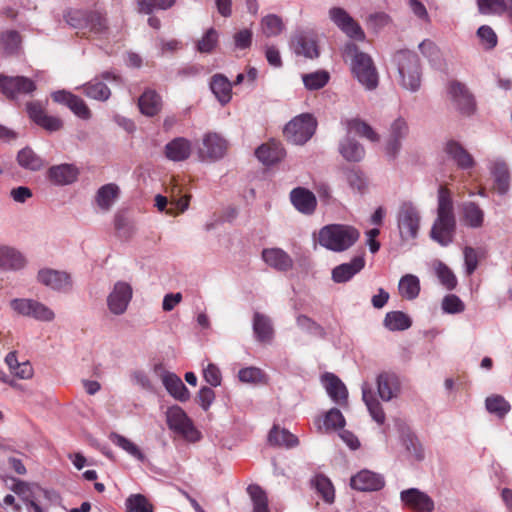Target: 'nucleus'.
<instances>
[{
    "label": "nucleus",
    "mask_w": 512,
    "mask_h": 512,
    "mask_svg": "<svg viewBox=\"0 0 512 512\" xmlns=\"http://www.w3.org/2000/svg\"><path fill=\"white\" fill-rule=\"evenodd\" d=\"M192 151L191 142L184 137H177L165 145V156L172 161L180 162L189 158Z\"/></svg>",
    "instance_id": "28"
},
{
    "label": "nucleus",
    "mask_w": 512,
    "mask_h": 512,
    "mask_svg": "<svg viewBox=\"0 0 512 512\" xmlns=\"http://www.w3.org/2000/svg\"><path fill=\"white\" fill-rule=\"evenodd\" d=\"M268 441L273 446L293 448L298 445V438L286 429L274 426L268 435Z\"/></svg>",
    "instance_id": "38"
},
{
    "label": "nucleus",
    "mask_w": 512,
    "mask_h": 512,
    "mask_svg": "<svg viewBox=\"0 0 512 512\" xmlns=\"http://www.w3.org/2000/svg\"><path fill=\"white\" fill-rule=\"evenodd\" d=\"M263 376L262 370L256 367L243 368L238 373L239 380L244 383H259Z\"/></svg>",
    "instance_id": "61"
},
{
    "label": "nucleus",
    "mask_w": 512,
    "mask_h": 512,
    "mask_svg": "<svg viewBox=\"0 0 512 512\" xmlns=\"http://www.w3.org/2000/svg\"><path fill=\"white\" fill-rule=\"evenodd\" d=\"M359 236V231L353 226L330 224L321 228L318 242L331 251L342 252L353 246Z\"/></svg>",
    "instance_id": "3"
},
{
    "label": "nucleus",
    "mask_w": 512,
    "mask_h": 512,
    "mask_svg": "<svg viewBox=\"0 0 512 512\" xmlns=\"http://www.w3.org/2000/svg\"><path fill=\"white\" fill-rule=\"evenodd\" d=\"M324 425L327 429H340L343 428L345 425V419L337 408L330 409L324 419Z\"/></svg>",
    "instance_id": "59"
},
{
    "label": "nucleus",
    "mask_w": 512,
    "mask_h": 512,
    "mask_svg": "<svg viewBox=\"0 0 512 512\" xmlns=\"http://www.w3.org/2000/svg\"><path fill=\"white\" fill-rule=\"evenodd\" d=\"M120 193L119 187L114 183L105 184L96 193L95 201L97 206L104 212L111 209L113 203Z\"/></svg>",
    "instance_id": "35"
},
{
    "label": "nucleus",
    "mask_w": 512,
    "mask_h": 512,
    "mask_svg": "<svg viewBox=\"0 0 512 512\" xmlns=\"http://www.w3.org/2000/svg\"><path fill=\"white\" fill-rule=\"evenodd\" d=\"M313 485L317 492L327 503H333L335 499V491L330 479L322 474H318L313 479Z\"/></svg>",
    "instance_id": "48"
},
{
    "label": "nucleus",
    "mask_w": 512,
    "mask_h": 512,
    "mask_svg": "<svg viewBox=\"0 0 512 512\" xmlns=\"http://www.w3.org/2000/svg\"><path fill=\"white\" fill-rule=\"evenodd\" d=\"M400 499L405 506L416 512H432L435 507L432 498L417 488L403 490Z\"/></svg>",
    "instance_id": "14"
},
{
    "label": "nucleus",
    "mask_w": 512,
    "mask_h": 512,
    "mask_svg": "<svg viewBox=\"0 0 512 512\" xmlns=\"http://www.w3.org/2000/svg\"><path fill=\"white\" fill-rule=\"evenodd\" d=\"M51 97L53 101L69 107L79 118L87 120L91 117V111L82 98L64 90L52 93Z\"/></svg>",
    "instance_id": "16"
},
{
    "label": "nucleus",
    "mask_w": 512,
    "mask_h": 512,
    "mask_svg": "<svg viewBox=\"0 0 512 512\" xmlns=\"http://www.w3.org/2000/svg\"><path fill=\"white\" fill-rule=\"evenodd\" d=\"M166 418L168 427L175 433L190 441L198 440V431L181 407H170L166 413Z\"/></svg>",
    "instance_id": "8"
},
{
    "label": "nucleus",
    "mask_w": 512,
    "mask_h": 512,
    "mask_svg": "<svg viewBox=\"0 0 512 512\" xmlns=\"http://www.w3.org/2000/svg\"><path fill=\"white\" fill-rule=\"evenodd\" d=\"M362 399L367 406V409L373 420L376 421L379 425L384 424L386 419L385 413L368 383H364L362 385Z\"/></svg>",
    "instance_id": "34"
},
{
    "label": "nucleus",
    "mask_w": 512,
    "mask_h": 512,
    "mask_svg": "<svg viewBox=\"0 0 512 512\" xmlns=\"http://www.w3.org/2000/svg\"><path fill=\"white\" fill-rule=\"evenodd\" d=\"M446 94L453 107L464 116L476 111V101L467 86L457 80H450L446 85Z\"/></svg>",
    "instance_id": "7"
},
{
    "label": "nucleus",
    "mask_w": 512,
    "mask_h": 512,
    "mask_svg": "<svg viewBox=\"0 0 512 512\" xmlns=\"http://www.w3.org/2000/svg\"><path fill=\"white\" fill-rule=\"evenodd\" d=\"M131 298V286L126 282H117L108 296V308L113 314L121 315L126 311Z\"/></svg>",
    "instance_id": "15"
},
{
    "label": "nucleus",
    "mask_w": 512,
    "mask_h": 512,
    "mask_svg": "<svg viewBox=\"0 0 512 512\" xmlns=\"http://www.w3.org/2000/svg\"><path fill=\"white\" fill-rule=\"evenodd\" d=\"M400 389L397 375L392 372H382L377 376V390L383 401H390Z\"/></svg>",
    "instance_id": "24"
},
{
    "label": "nucleus",
    "mask_w": 512,
    "mask_h": 512,
    "mask_svg": "<svg viewBox=\"0 0 512 512\" xmlns=\"http://www.w3.org/2000/svg\"><path fill=\"white\" fill-rule=\"evenodd\" d=\"M317 121L312 114L303 113L294 117L284 127L286 139L296 145L305 144L315 133Z\"/></svg>",
    "instance_id": "6"
},
{
    "label": "nucleus",
    "mask_w": 512,
    "mask_h": 512,
    "mask_svg": "<svg viewBox=\"0 0 512 512\" xmlns=\"http://www.w3.org/2000/svg\"><path fill=\"white\" fill-rule=\"evenodd\" d=\"M442 309L448 314H457L465 310V304L457 295L449 294L442 300Z\"/></svg>",
    "instance_id": "56"
},
{
    "label": "nucleus",
    "mask_w": 512,
    "mask_h": 512,
    "mask_svg": "<svg viewBox=\"0 0 512 512\" xmlns=\"http://www.w3.org/2000/svg\"><path fill=\"white\" fill-rule=\"evenodd\" d=\"M420 216L417 209L410 203H403L398 212V228L403 239L417 236Z\"/></svg>",
    "instance_id": "10"
},
{
    "label": "nucleus",
    "mask_w": 512,
    "mask_h": 512,
    "mask_svg": "<svg viewBox=\"0 0 512 512\" xmlns=\"http://www.w3.org/2000/svg\"><path fill=\"white\" fill-rule=\"evenodd\" d=\"M344 54L351 58V71L357 80L368 90L378 86V72L373 59L359 50L356 44L345 45Z\"/></svg>",
    "instance_id": "2"
},
{
    "label": "nucleus",
    "mask_w": 512,
    "mask_h": 512,
    "mask_svg": "<svg viewBox=\"0 0 512 512\" xmlns=\"http://www.w3.org/2000/svg\"><path fill=\"white\" fill-rule=\"evenodd\" d=\"M365 266L363 256L354 257L349 263H343L332 270V279L336 283H345L355 274L360 272Z\"/></svg>",
    "instance_id": "25"
},
{
    "label": "nucleus",
    "mask_w": 512,
    "mask_h": 512,
    "mask_svg": "<svg viewBox=\"0 0 512 512\" xmlns=\"http://www.w3.org/2000/svg\"><path fill=\"white\" fill-rule=\"evenodd\" d=\"M456 227L451 191L441 185L438 189L437 217L430 230V237L441 246H448L453 242Z\"/></svg>",
    "instance_id": "1"
},
{
    "label": "nucleus",
    "mask_w": 512,
    "mask_h": 512,
    "mask_svg": "<svg viewBox=\"0 0 512 512\" xmlns=\"http://www.w3.org/2000/svg\"><path fill=\"white\" fill-rule=\"evenodd\" d=\"M347 181L352 189L363 193L367 188V179L365 175L357 169H351L347 173Z\"/></svg>",
    "instance_id": "58"
},
{
    "label": "nucleus",
    "mask_w": 512,
    "mask_h": 512,
    "mask_svg": "<svg viewBox=\"0 0 512 512\" xmlns=\"http://www.w3.org/2000/svg\"><path fill=\"white\" fill-rule=\"evenodd\" d=\"M264 262L270 267L285 272L293 267V259L280 248H266L262 251Z\"/></svg>",
    "instance_id": "21"
},
{
    "label": "nucleus",
    "mask_w": 512,
    "mask_h": 512,
    "mask_svg": "<svg viewBox=\"0 0 512 512\" xmlns=\"http://www.w3.org/2000/svg\"><path fill=\"white\" fill-rule=\"evenodd\" d=\"M35 90V82L28 77L0 75V91L9 99L31 94Z\"/></svg>",
    "instance_id": "9"
},
{
    "label": "nucleus",
    "mask_w": 512,
    "mask_h": 512,
    "mask_svg": "<svg viewBox=\"0 0 512 512\" xmlns=\"http://www.w3.org/2000/svg\"><path fill=\"white\" fill-rule=\"evenodd\" d=\"M444 151L460 169H470L475 164L472 155L457 141H448L445 145Z\"/></svg>",
    "instance_id": "29"
},
{
    "label": "nucleus",
    "mask_w": 512,
    "mask_h": 512,
    "mask_svg": "<svg viewBox=\"0 0 512 512\" xmlns=\"http://www.w3.org/2000/svg\"><path fill=\"white\" fill-rule=\"evenodd\" d=\"M339 152L343 158L350 162H359L365 156L364 147L354 139L346 138L340 143Z\"/></svg>",
    "instance_id": "39"
},
{
    "label": "nucleus",
    "mask_w": 512,
    "mask_h": 512,
    "mask_svg": "<svg viewBox=\"0 0 512 512\" xmlns=\"http://www.w3.org/2000/svg\"><path fill=\"white\" fill-rule=\"evenodd\" d=\"M401 85L408 90L416 91L421 85L420 60L416 53L410 50H399L394 55Z\"/></svg>",
    "instance_id": "5"
},
{
    "label": "nucleus",
    "mask_w": 512,
    "mask_h": 512,
    "mask_svg": "<svg viewBox=\"0 0 512 512\" xmlns=\"http://www.w3.org/2000/svg\"><path fill=\"white\" fill-rule=\"evenodd\" d=\"M24 266V258L15 249L0 246V268L20 269Z\"/></svg>",
    "instance_id": "42"
},
{
    "label": "nucleus",
    "mask_w": 512,
    "mask_h": 512,
    "mask_svg": "<svg viewBox=\"0 0 512 512\" xmlns=\"http://www.w3.org/2000/svg\"><path fill=\"white\" fill-rule=\"evenodd\" d=\"M293 206L301 213L310 215L314 213L317 200L313 192L303 187H296L290 192Z\"/></svg>",
    "instance_id": "19"
},
{
    "label": "nucleus",
    "mask_w": 512,
    "mask_h": 512,
    "mask_svg": "<svg viewBox=\"0 0 512 512\" xmlns=\"http://www.w3.org/2000/svg\"><path fill=\"white\" fill-rule=\"evenodd\" d=\"M255 155L263 164L272 165L284 158L285 150L280 142L271 140L258 147Z\"/></svg>",
    "instance_id": "27"
},
{
    "label": "nucleus",
    "mask_w": 512,
    "mask_h": 512,
    "mask_svg": "<svg viewBox=\"0 0 512 512\" xmlns=\"http://www.w3.org/2000/svg\"><path fill=\"white\" fill-rule=\"evenodd\" d=\"M218 32L214 28H209L200 40L197 42V50L200 53H211L218 44Z\"/></svg>",
    "instance_id": "53"
},
{
    "label": "nucleus",
    "mask_w": 512,
    "mask_h": 512,
    "mask_svg": "<svg viewBox=\"0 0 512 512\" xmlns=\"http://www.w3.org/2000/svg\"><path fill=\"white\" fill-rule=\"evenodd\" d=\"M292 46L295 53L298 55H303L311 59L319 55L316 41L304 32H298L293 36Z\"/></svg>",
    "instance_id": "33"
},
{
    "label": "nucleus",
    "mask_w": 512,
    "mask_h": 512,
    "mask_svg": "<svg viewBox=\"0 0 512 512\" xmlns=\"http://www.w3.org/2000/svg\"><path fill=\"white\" fill-rule=\"evenodd\" d=\"M330 79L327 71L319 70L302 76L303 83L308 90H319L323 88Z\"/></svg>",
    "instance_id": "49"
},
{
    "label": "nucleus",
    "mask_w": 512,
    "mask_h": 512,
    "mask_svg": "<svg viewBox=\"0 0 512 512\" xmlns=\"http://www.w3.org/2000/svg\"><path fill=\"white\" fill-rule=\"evenodd\" d=\"M384 478L370 470H362L351 478L350 485L359 491H378L384 487Z\"/></svg>",
    "instance_id": "18"
},
{
    "label": "nucleus",
    "mask_w": 512,
    "mask_h": 512,
    "mask_svg": "<svg viewBox=\"0 0 512 512\" xmlns=\"http://www.w3.org/2000/svg\"><path fill=\"white\" fill-rule=\"evenodd\" d=\"M491 173L494 178V189L499 194H505L509 189L510 181L507 165L503 162H497L493 165Z\"/></svg>",
    "instance_id": "41"
},
{
    "label": "nucleus",
    "mask_w": 512,
    "mask_h": 512,
    "mask_svg": "<svg viewBox=\"0 0 512 512\" xmlns=\"http://www.w3.org/2000/svg\"><path fill=\"white\" fill-rule=\"evenodd\" d=\"M403 442H404L406 449L413 456H415L416 459L420 460L423 458V452H422L421 445L419 444L418 439L414 435L407 434L403 438Z\"/></svg>",
    "instance_id": "63"
},
{
    "label": "nucleus",
    "mask_w": 512,
    "mask_h": 512,
    "mask_svg": "<svg viewBox=\"0 0 512 512\" xmlns=\"http://www.w3.org/2000/svg\"><path fill=\"white\" fill-rule=\"evenodd\" d=\"M84 94L92 99L105 101L110 97V89L106 84L99 81L97 78L91 80L83 86Z\"/></svg>",
    "instance_id": "45"
},
{
    "label": "nucleus",
    "mask_w": 512,
    "mask_h": 512,
    "mask_svg": "<svg viewBox=\"0 0 512 512\" xmlns=\"http://www.w3.org/2000/svg\"><path fill=\"white\" fill-rule=\"evenodd\" d=\"M32 299H13L10 302L11 308L18 314L23 316H29L31 314V308L34 305Z\"/></svg>",
    "instance_id": "64"
},
{
    "label": "nucleus",
    "mask_w": 512,
    "mask_h": 512,
    "mask_svg": "<svg viewBox=\"0 0 512 512\" xmlns=\"http://www.w3.org/2000/svg\"><path fill=\"white\" fill-rule=\"evenodd\" d=\"M38 280L53 290L66 291L71 287L69 274L53 269H42L38 273Z\"/></svg>",
    "instance_id": "20"
},
{
    "label": "nucleus",
    "mask_w": 512,
    "mask_h": 512,
    "mask_svg": "<svg viewBox=\"0 0 512 512\" xmlns=\"http://www.w3.org/2000/svg\"><path fill=\"white\" fill-rule=\"evenodd\" d=\"M203 376L207 383L213 387L221 385L222 375L220 369L213 363H209L203 370Z\"/></svg>",
    "instance_id": "62"
},
{
    "label": "nucleus",
    "mask_w": 512,
    "mask_h": 512,
    "mask_svg": "<svg viewBox=\"0 0 512 512\" xmlns=\"http://www.w3.org/2000/svg\"><path fill=\"white\" fill-rule=\"evenodd\" d=\"M29 317H33L39 321H52L55 315L50 308L38 301H34Z\"/></svg>",
    "instance_id": "60"
},
{
    "label": "nucleus",
    "mask_w": 512,
    "mask_h": 512,
    "mask_svg": "<svg viewBox=\"0 0 512 512\" xmlns=\"http://www.w3.org/2000/svg\"><path fill=\"white\" fill-rule=\"evenodd\" d=\"M329 16L334 24L348 37L357 41L365 40L363 29L346 10L340 7H333L329 10Z\"/></svg>",
    "instance_id": "11"
},
{
    "label": "nucleus",
    "mask_w": 512,
    "mask_h": 512,
    "mask_svg": "<svg viewBox=\"0 0 512 512\" xmlns=\"http://www.w3.org/2000/svg\"><path fill=\"white\" fill-rule=\"evenodd\" d=\"M477 35L485 49H493L498 42V38L494 30L488 25H482L477 30Z\"/></svg>",
    "instance_id": "55"
},
{
    "label": "nucleus",
    "mask_w": 512,
    "mask_h": 512,
    "mask_svg": "<svg viewBox=\"0 0 512 512\" xmlns=\"http://www.w3.org/2000/svg\"><path fill=\"white\" fill-rule=\"evenodd\" d=\"M126 512H154L153 504L143 494H131L125 500Z\"/></svg>",
    "instance_id": "47"
},
{
    "label": "nucleus",
    "mask_w": 512,
    "mask_h": 512,
    "mask_svg": "<svg viewBox=\"0 0 512 512\" xmlns=\"http://www.w3.org/2000/svg\"><path fill=\"white\" fill-rule=\"evenodd\" d=\"M408 134V125L403 118H397L390 128L389 139L386 144V153L395 158L401 148V139Z\"/></svg>",
    "instance_id": "22"
},
{
    "label": "nucleus",
    "mask_w": 512,
    "mask_h": 512,
    "mask_svg": "<svg viewBox=\"0 0 512 512\" xmlns=\"http://www.w3.org/2000/svg\"><path fill=\"white\" fill-rule=\"evenodd\" d=\"M253 331L257 340L263 343H270L274 336L270 319L259 312L253 317Z\"/></svg>",
    "instance_id": "36"
},
{
    "label": "nucleus",
    "mask_w": 512,
    "mask_h": 512,
    "mask_svg": "<svg viewBox=\"0 0 512 512\" xmlns=\"http://www.w3.org/2000/svg\"><path fill=\"white\" fill-rule=\"evenodd\" d=\"M485 220L484 210L474 201H465L460 205V221L463 226L471 229L483 227Z\"/></svg>",
    "instance_id": "17"
},
{
    "label": "nucleus",
    "mask_w": 512,
    "mask_h": 512,
    "mask_svg": "<svg viewBox=\"0 0 512 512\" xmlns=\"http://www.w3.org/2000/svg\"><path fill=\"white\" fill-rule=\"evenodd\" d=\"M228 149L227 141L217 133H208L203 137L202 147L199 148V157L202 160H218Z\"/></svg>",
    "instance_id": "13"
},
{
    "label": "nucleus",
    "mask_w": 512,
    "mask_h": 512,
    "mask_svg": "<svg viewBox=\"0 0 512 512\" xmlns=\"http://www.w3.org/2000/svg\"><path fill=\"white\" fill-rule=\"evenodd\" d=\"M323 382L328 395L339 405H346L348 391L343 382L334 374L326 373L323 375Z\"/></svg>",
    "instance_id": "30"
},
{
    "label": "nucleus",
    "mask_w": 512,
    "mask_h": 512,
    "mask_svg": "<svg viewBox=\"0 0 512 512\" xmlns=\"http://www.w3.org/2000/svg\"><path fill=\"white\" fill-rule=\"evenodd\" d=\"M175 0H139V10L140 12L149 14L154 9H168L173 6Z\"/></svg>",
    "instance_id": "57"
},
{
    "label": "nucleus",
    "mask_w": 512,
    "mask_h": 512,
    "mask_svg": "<svg viewBox=\"0 0 512 512\" xmlns=\"http://www.w3.org/2000/svg\"><path fill=\"white\" fill-rule=\"evenodd\" d=\"M110 440L123 450H125L127 453H129L131 456L137 458L140 461H144L145 456L142 453V451L139 449V447L134 444L132 441L127 439L126 437L119 435L117 433H111L110 434Z\"/></svg>",
    "instance_id": "50"
},
{
    "label": "nucleus",
    "mask_w": 512,
    "mask_h": 512,
    "mask_svg": "<svg viewBox=\"0 0 512 512\" xmlns=\"http://www.w3.org/2000/svg\"><path fill=\"white\" fill-rule=\"evenodd\" d=\"M247 492L253 503L252 512H270L266 492L259 485H249Z\"/></svg>",
    "instance_id": "46"
},
{
    "label": "nucleus",
    "mask_w": 512,
    "mask_h": 512,
    "mask_svg": "<svg viewBox=\"0 0 512 512\" xmlns=\"http://www.w3.org/2000/svg\"><path fill=\"white\" fill-rule=\"evenodd\" d=\"M348 133L354 132L360 137H364L371 142H378L380 137L373 128L365 121L359 118L347 119L343 122Z\"/></svg>",
    "instance_id": "37"
},
{
    "label": "nucleus",
    "mask_w": 512,
    "mask_h": 512,
    "mask_svg": "<svg viewBox=\"0 0 512 512\" xmlns=\"http://www.w3.org/2000/svg\"><path fill=\"white\" fill-rule=\"evenodd\" d=\"M79 171L72 164L52 166L47 171L49 181L55 185H68L76 181Z\"/></svg>",
    "instance_id": "23"
},
{
    "label": "nucleus",
    "mask_w": 512,
    "mask_h": 512,
    "mask_svg": "<svg viewBox=\"0 0 512 512\" xmlns=\"http://www.w3.org/2000/svg\"><path fill=\"white\" fill-rule=\"evenodd\" d=\"M399 293L408 300L415 299L420 292V282L418 277L412 274L403 276L399 281Z\"/></svg>",
    "instance_id": "44"
},
{
    "label": "nucleus",
    "mask_w": 512,
    "mask_h": 512,
    "mask_svg": "<svg viewBox=\"0 0 512 512\" xmlns=\"http://www.w3.org/2000/svg\"><path fill=\"white\" fill-rule=\"evenodd\" d=\"M162 383L168 393L176 400L185 402L190 398L189 390L176 374L165 372L162 375Z\"/></svg>",
    "instance_id": "31"
},
{
    "label": "nucleus",
    "mask_w": 512,
    "mask_h": 512,
    "mask_svg": "<svg viewBox=\"0 0 512 512\" xmlns=\"http://www.w3.org/2000/svg\"><path fill=\"white\" fill-rule=\"evenodd\" d=\"M17 162L22 168L31 171H38L44 166L43 160L30 147L18 152Z\"/></svg>",
    "instance_id": "43"
},
{
    "label": "nucleus",
    "mask_w": 512,
    "mask_h": 512,
    "mask_svg": "<svg viewBox=\"0 0 512 512\" xmlns=\"http://www.w3.org/2000/svg\"><path fill=\"white\" fill-rule=\"evenodd\" d=\"M138 107L143 115L154 117L162 110V97L155 90L146 89L138 99Z\"/></svg>",
    "instance_id": "26"
},
{
    "label": "nucleus",
    "mask_w": 512,
    "mask_h": 512,
    "mask_svg": "<svg viewBox=\"0 0 512 512\" xmlns=\"http://www.w3.org/2000/svg\"><path fill=\"white\" fill-rule=\"evenodd\" d=\"M262 31L267 37L277 36L284 29L282 19L275 15L270 14L265 16L261 21Z\"/></svg>",
    "instance_id": "51"
},
{
    "label": "nucleus",
    "mask_w": 512,
    "mask_h": 512,
    "mask_svg": "<svg viewBox=\"0 0 512 512\" xmlns=\"http://www.w3.org/2000/svg\"><path fill=\"white\" fill-rule=\"evenodd\" d=\"M436 274L441 284L447 290H453L457 286V279L452 270L444 263L438 262Z\"/></svg>",
    "instance_id": "54"
},
{
    "label": "nucleus",
    "mask_w": 512,
    "mask_h": 512,
    "mask_svg": "<svg viewBox=\"0 0 512 512\" xmlns=\"http://www.w3.org/2000/svg\"><path fill=\"white\" fill-rule=\"evenodd\" d=\"M486 408L490 413L504 417L510 410V404L500 395H493L486 399Z\"/></svg>",
    "instance_id": "52"
},
{
    "label": "nucleus",
    "mask_w": 512,
    "mask_h": 512,
    "mask_svg": "<svg viewBox=\"0 0 512 512\" xmlns=\"http://www.w3.org/2000/svg\"><path fill=\"white\" fill-rule=\"evenodd\" d=\"M232 83L223 74H215L210 81V88L220 102L221 105H226L232 98Z\"/></svg>",
    "instance_id": "32"
},
{
    "label": "nucleus",
    "mask_w": 512,
    "mask_h": 512,
    "mask_svg": "<svg viewBox=\"0 0 512 512\" xmlns=\"http://www.w3.org/2000/svg\"><path fill=\"white\" fill-rule=\"evenodd\" d=\"M66 21L83 37L101 36L108 29L106 19L96 11L72 10L67 13Z\"/></svg>",
    "instance_id": "4"
},
{
    "label": "nucleus",
    "mask_w": 512,
    "mask_h": 512,
    "mask_svg": "<svg viewBox=\"0 0 512 512\" xmlns=\"http://www.w3.org/2000/svg\"><path fill=\"white\" fill-rule=\"evenodd\" d=\"M383 323L390 331H403L411 327L412 320L402 311H391L385 315Z\"/></svg>",
    "instance_id": "40"
},
{
    "label": "nucleus",
    "mask_w": 512,
    "mask_h": 512,
    "mask_svg": "<svg viewBox=\"0 0 512 512\" xmlns=\"http://www.w3.org/2000/svg\"><path fill=\"white\" fill-rule=\"evenodd\" d=\"M29 118L48 132H56L63 128V121L56 116L48 115L39 101L28 102L26 105Z\"/></svg>",
    "instance_id": "12"
}]
</instances>
